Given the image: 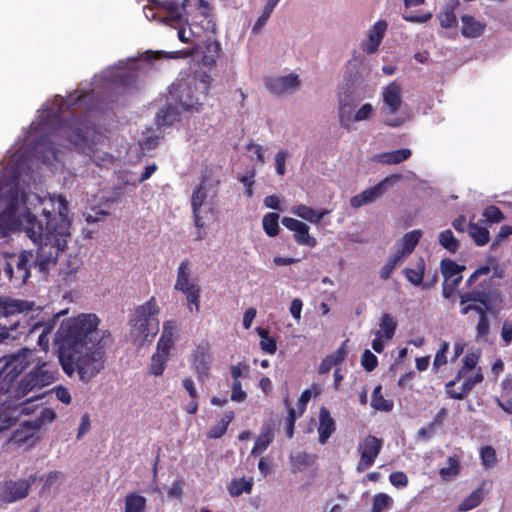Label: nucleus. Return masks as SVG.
Returning <instances> with one entry per match:
<instances>
[{"label":"nucleus","instance_id":"8","mask_svg":"<svg viewBox=\"0 0 512 512\" xmlns=\"http://www.w3.org/2000/svg\"><path fill=\"white\" fill-rule=\"evenodd\" d=\"M159 312L160 307L154 297L134 310L130 319V335L136 344L142 345L149 337L156 335L159 330Z\"/></svg>","mask_w":512,"mask_h":512},{"label":"nucleus","instance_id":"59","mask_svg":"<svg viewBox=\"0 0 512 512\" xmlns=\"http://www.w3.org/2000/svg\"><path fill=\"white\" fill-rule=\"evenodd\" d=\"M246 398V393L242 389L241 382L239 380L233 381L231 400L235 402H243Z\"/></svg>","mask_w":512,"mask_h":512},{"label":"nucleus","instance_id":"27","mask_svg":"<svg viewBox=\"0 0 512 512\" xmlns=\"http://www.w3.org/2000/svg\"><path fill=\"white\" fill-rule=\"evenodd\" d=\"M411 156V150L408 148H402L391 152H384L376 154L372 157L374 162L383 164H399L407 160Z\"/></svg>","mask_w":512,"mask_h":512},{"label":"nucleus","instance_id":"64","mask_svg":"<svg viewBox=\"0 0 512 512\" xmlns=\"http://www.w3.org/2000/svg\"><path fill=\"white\" fill-rule=\"evenodd\" d=\"M249 371V366L244 363H239L237 365H233L231 367V376L234 381L239 380V378Z\"/></svg>","mask_w":512,"mask_h":512},{"label":"nucleus","instance_id":"61","mask_svg":"<svg viewBox=\"0 0 512 512\" xmlns=\"http://www.w3.org/2000/svg\"><path fill=\"white\" fill-rule=\"evenodd\" d=\"M490 323L486 315L479 317L478 324L476 326L477 337H486L489 333Z\"/></svg>","mask_w":512,"mask_h":512},{"label":"nucleus","instance_id":"19","mask_svg":"<svg viewBox=\"0 0 512 512\" xmlns=\"http://www.w3.org/2000/svg\"><path fill=\"white\" fill-rule=\"evenodd\" d=\"M383 108L385 114H395L402 105V86L393 81L382 90Z\"/></svg>","mask_w":512,"mask_h":512},{"label":"nucleus","instance_id":"14","mask_svg":"<svg viewBox=\"0 0 512 512\" xmlns=\"http://www.w3.org/2000/svg\"><path fill=\"white\" fill-rule=\"evenodd\" d=\"M37 477L30 475L26 479L10 480L2 486V502L13 503L25 498Z\"/></svg>","mask_w":512,"mask_h":512},{"label":"nucleus","instance_id":"36","mask_svg":"<svg viewBox=\"0 0 512 512\" xmlns=\"http://www.w3.org/2000/svg\"><path fill=\"white\" fill-rule=\"evenodd\" d=\"M438 242L441 247L451 254H455L460 248L459 241L455 238L450 229L443 230L439 233Z\"/></svg>","mask_w":512,"mask_h":512},{"label":"nucleus","instance_id":"40","mask_svg":"<svg viewBox=\"0 0 512 512\" xmlns=\"http://www.w3.org/2000/svg\"><path fill=\"white\" fill-rule=\"evenodd\" d=\"M440 269L444 281H450L454 276L461 274L465 267L458 265L451 259H443L440 263Z\"/></svg>","mask_w":512,"mask_h":512},{"label":"nucleus","instance_id":"10","mask_svg":"<svg viewBox=\"0 0 512 512\" xmlns=\"http://www.w3.org/2000/svg\"><path fill=\"white\" fill-rule=\"evenodd\" d=\"M361 98L353 92H345L338 96V119L339 124L346 130H351L354 123L369 120L374 107L370 103H365L355 112V107L360 103Z\"/></svg>","mask_w":512,"mask_h":512},{"label":"nucleus","instance_id":"57","mask_svg":"<svg viewBox=\"0 0 512 512\" xmlns=\"http://www.w3.org/2000/svg\"><path fill=\"white\" fill-rule=\"evenodd\" d=\"M287 152L284 150H280L275 155V167H276V173L278 175H284L286 172V159H287Z\"/></svg>","mask_w":512,"mask_h":512},{"label":"nucleus","instance_id":"5","mask_svg":"<svg viewBox=\"0 0 512 512\" xmlns=\"http://www.w3.org/2000/svg\"><path fill=\"white\" fill-rule=\"evenodd\" d=\"M2 362V392L8 394V398L21 399L55 380L54 372L46 369V363L38 361L32 371L16 381L35 362V353L29 348L24 347L15 353L2 356Z\"/></svg>","mask_w":512,"mask_h":512},{"label":"nucleus","instance_id":"6","mask_svg":"<svg viewBox=\"0 0 512 512\" xmlns=\"http://www.w3.org/2000/svg\"><path fill=\"white\" fill-rule=\"evenodd\" d=\"M212 78L206 72L182 75L171 85L167 107L157 113L159 126L170 125L177 120L180 110L198 112L207 95Z\"/></svg>","mask_w":512,"mask_h":512},{"label":"nucleus","instance_id":"41","mask_svg":"<svg viewBox=\"0 0 512 512\" xmlns=\"http://www.w3.org/2000/svg\"><path fill=\"white\" fill-rule=\"evenodd\" d=\"M468 234L478 246H483L489 241V231L477 224L470 223L468 225Z\"/></svg>","mask_w":512,"mask_h":512},{"label":"nucleus","instance_id":"63","mask_svg":"<svg viewBox=\"0 0 512 512\" xmlns=\"http://www.w3.org/2000/svg\"><path fill=\"white\" fill-rule=\"evenodd\" d=\"M55 394H56L57 399L64 404H70L72 401V397H71L69 390L64 386L56 387Z\"/></svg>","mask_w":512,"mask_h":512},{"label":"nucleus","instance_id":"42","mask_svg":"<svg viewBox=\"0 0 512 512\" xmlns=\"http://www.w3.org/2000/svg\"><path fill=\"white\" fill-rule=\"evenodd\" d=\"M425 272V262L422 258L419 259L417 267L415 269L406 268L404 274L407 280L415 286L422 283Z\"/></svg>","mask_w":512,"mask_h":512},{"label":"nucleus","instance_id":"13","mask_svg":"<svg viewBox=\"0 0 512 512\" xmlns=\"http://www.w3.org/2000/svg\"><path fill=\"white\" fill-rule=\"evenodd\" d=\"M12 400L17 399L8 398L7 395L5 403H2V431L11 424V420L17 419L20 415H29L35 410L33 397L16 404H13Z\"/></svg>","mask_w":512,"mask_h":512},{"label":"nucleus","instance_id":"25","mask_svg":"<svg viewBox=\"0 0 512 512\" xmlns=\"http://www.w3.org/2000/svg\"><path fill=\"white\" fill-rule=\"evenodd\" d=\"M461 22V34L465 38H477L484 33L486 24L471 15L461 16Z\"/></svg>","mask_w":512,"mask_h":512},{"label":"nucleus","instance_id":"46","mask_svg":"<svg viewBox=\"0 0 512 512\" xmlns=\"http://www.w3.org/2000/svg\"><path fill=\"white\" fill-rule=\"evenodd\" d=\"M259 336L261 337L260 347L261 349L268 353L274 354L277 350L276 341L274 338L269 337L268 331L263 328L257 329Z\"/></svg>","mask_w":512,"mask_h":512},{"label":"nucleus","instance_id":"38","mask_svg":"<svg viewBox=\"0 0 512 512\" xmlns=\"http://www.w3.org/2000/svg\"><path fill=\"white\" fill-rule=\"evenodd\" d=\"M371 406L385 412L391 411L393 408V402L383 397L380 385L376 386L372 392Z\"/></svg>","mask_w":512,"mask_h":512},{"label":"nucleus","instance_id":"31","mask_svg":"<svg viewBox=\"0 0 512 512\" xmlns=\"http://www.w3.org/2000/svg\"><path fill=\"white\" fill-rule=\"evenodd\" d=\"M422 236L421 230H413L406 233L399 244L398 250L396 254L401 256L403 259L409 255L418 244L420 238Z\"/></svg>","mask_w":512,"mask_h":512},{"label":"nucleus","instance_id":"26","mask_svg":"<svg viewBox=\"0 0 512 512\" xmlns=\"http://www.w3.org/2000/svg\"><path fill=\"white\" fill-rule=\"evenodd\" d=\"M460 6L459 0H448L444 5L442 11L439 13L438 18L440 25L443 28H453L457 26V17L455 11Z\"/></svg>","mask_w":512,"mask_h":512},{"label":"nucleus","instance_id":"29","mask_svg":"<svg viewBox=\"0 0 512 512\" xmlns=\"http://www.w3.org/2000/svg\"><path fill=\"white\" fill-rule=\"evenodd\" d=\"M397 320L389 313H383L380 318L379 329L374 334L383 337L385 340H391L397 329Z\"/></svg>","mask_w":512,"mask_h":512},{"label":"nucleus","instance_id":"21","mask_svg":"<svg viewBox=\"0 0 512 512\" xmlns=\"http://www.w3.org/2000/svg\"><path fill=\"white\" fill-rule=\"evenodd\" d=\"M385 20H378L367 33V38L361 43V49L367 54H373L378 50L387 30Z\"/></svg>","mask_w":512,"mask_h":512},{"label":"nucleus","instance_id":"43","mask_svg":"<svg viewBox=\"0 0 512 512\" xmlns=\"http://www.w3.org/2000/svg\"><path fill=\"white\" fill-rule=\"evenodd\" d=\"M279 215L277 213L271 212L264 215L262 220L263 229L266 234L270 237H274L279 232L278 225Z\"/></svg>","mask_w":512,"mask_h":512},{"label":"nucleus","instance_id":"53","mask_svg":"<svg viewBox=\"0 0 512 512\" xmlns=\"http://www.w3.org/2000/svg\"><path fill=\"white\" fill-rule=\"evenodd\" d=\"M361 364L367 371L371 372L376 368L378 359L370 350L366 349L361 356Z\"/></svg>","mask_w":512,"mask_h":512},{"label":"nucleus","instance_id":"48","mask_svg":"<svg viewBox=\"0 0 512 512\" xmlns=\"http://www.w3.org/2000/svg\"><path fill=\"white\" fill-rule=\"evenodd\" d=\"M459 472V462L454 457H449L446 463V466L442 467L440 469V476L445 479L449 480L453 477H455Z\"/></svg>","mask_w":512,"mask_h":512},{"label":"nucleus","instance_id":"37","mask_svg":"<svg viewBox=\"0 0 512 512\" xmlns=\"http://www.w3.org/2000/svg\"><path fill=\"white\" fill-rule=\"evenodd\" d=\"M483 500V488L479 487L466 497L458 506V511L467 512L477 507Z\"/></svg>","mask_w":512,"mask_h":512},{"label":"nucleus","instance_id":"16","mask_svg":"<svg viewBox=\"0 0 512 512\" xmlns=\"http://www.w3.org/2000/svg\"><path fill=\"white\" fill-rule=\"evenodd\" d=\"M399 176H392L387 177L378 184H376L373 187H370L364 191H362L360 194L353 196L350 199V205L358 209L364 205L371 204L381 198L386 191L388 190V187L393 179H397Z\"/></svg>","mask_w":512,"mask_h":512},{"label":"nucleus","instance_id":"56","mask_svg":"<svg viewBox=\"0 0 512 512\" xmlns=\"http://www.w3.org/2000/svg\"><path fill=\"white\" fill-rule=\"evenodd\" d=\"M391 484L397 488H404L408 484V478L404 472H393L389 476Z\"/></svg>","mask_w":512,"mask_h":512},{"label":"nucleus","instance_id":"15","mask_svg":"<svg viewBox=\"0 0 512 512\" xmlns=\"http://www.w3.org/2000/svg\"><path fill=\"white\" fill-rule=\"evenodd\" d=\"M40 429V422H23L18 429H16L11 437L8 439L5 447L11 449L13 447H21L27 445L31 447L35 444V434Z\"/></svg>","mask_w":512,"mask_h":512},{"label":"nucleus","instance_id":"24","mask_svg":"<svg viewBox=\"0 0 512 512\" xmlns=\"http://www.w3.org/2000/svg\"><path fill=\"white\" fill-rule=\"evenodd\" d=\"M207 198L204 186L198 187L192 194L191 205L193 211L194 224L198 229L205 226V221L201 215V209Z\"/></svg>","mask_w":512,"mask_h":512},{"label":"nucleus","instance_id":"33","mask_svg":"<svg viewBox=\"0 0 512 512\" xmlns=\"http://www.w3.org/2000/svg\"><path fill=\"white\" fill-rule=\"evenodd\" d=\"M170 352L166 350H159L156 347V352L151 357V362L149 364V372L154 376H160L163 374L165 370V365L169 359Z\"/></svg>","mask_w":512,"mask_h":512},{"label":"nucleus","instance_id":"50","mask_svg":"<svg viewBox=\"0 0 512 512\" xmlns=\"http://www.w3.org/2000/svg\"><path fill=\"white\" fill-rule=\"evenodd\" d=\"M478 362V356L475 353H469L463 358V367L459 370L456 380H460L466 373L475 368Z\"/></svg>","mask_w":512,"mask_h":512},{"label":"nucleus","instance_id":"35","mask_svg":"<svg viewBox=\"0 0 512 512\" xmlns=\"http://www.w3.org/2000/svg\"><path fill=\"white\" fill-rule=\"evenodd\" d=\"M273 440V429L270 426H264L255 441V445L251 451L253 455H259L267 449Z\"/></svg>","mask_w":512,"mask_h":512},{"label":"nucleus","instance_id":"47","mask_svg":"<svg viewBox=\"0 0 512 512\" xmlns=\"http://www.w3.org/2000/svg\"><path fill=\"white\" fill-rule=\"evenodd\" d=\"M402 260L403 258L401 256L396 253L393 254L380 269V278L383 280L389 279L394 269L402 262Z\"/></svg>","mask_w":512,"mask_h":512},{"label":"nucleus","instance_id":"3","mask_svg":"<svg viewBox=\"0 0 512 512\" xmlns=\"http://www.w3.org/2000/svg\"><path fill=\"white\" fill-rule=\"evenodd\" d=\"M95 314H80L64 321L56 333L59 362L64 373L77 374L83 383H90L105 368V344L109 334L98 329Z\"/></svg>","mask_w":512,"mask_h":512},{"label":"nucleus","instance_id":"34","mask_svg":"<svg viewBox=\"0 0 512 512\" xmlns=\"http://www.w3.org/2000/svg\"><path fill=\"white\" fill-rule=\"evenodd\" d=\"M253 480L252 478H237L233 479L229 486V494L233 497L240 496L243 493L250 494L252 491Z\"/></svg>","mask_w":512,"mask_h":512},{"label":"nucleus","instance_id":"17","mask_svg":"<svg viewBox=\"0 0 512 512\" xmlns=\"http://www.w3.org/2000/svg\"><path fill=\"white\" fill-rule=\"evenodd\" d=\"M300 86L299 76L295 73L272 77L266 80V88L277 96L292 94L298 91Z\"/></svg>","mask_w":512,"mask_h":512},{"label":"nucleus","instance_id":"7","mask_svg":"<svg viewBox=\"0 0 512 512\" xmlns=\"http://www.w3.org/2000/svg\"><path fill=\"white\" fill-rule=\"evenodd\" d=\"M187 0H163L162 6L166 10L164 22L166 25L177 31L178 39L191 48L199 49L204 37V28L196 22L188 21L185 5Z\"/></svg>","mask_w":512,"mask_h":512},{"label":"nucleus","instance_id":"32","mask_svg":"<svg viewBox=\"0 0 512 512\" xmlns=\"http://www.w3.org/2000/svg\"><path fill=\"white\" fill-rule=\"evenodd\" d=\"M476 303V304H482L483 306L488 309L489 313H494V308L490 299V296L481 291H471L464 293L460 296V304L464 305L467 303Z\"/></svg>","mask_w":512,"mask_h":512},{"label":"nucleus","instance_id":"2","mask_svg":"<svg viewBox=\"0 0 512 512\" xmlns=\"http://www.w3.org/2000/svg\"><path fill=\"white\" fill-rule=\"evenodd\" d=\"M96 89L64 99L58 95L52 106L38 110L37 120L28 131V141L35 142V154L44 164L52 165L66 149L75 148L88 156L97 166L113 163V156L101 150L103 135L86 125L93 110H99Z\"/></svg>","mask_w":512,"mask_h":512},{"label":"nucleus","instance_id":"51","mask_svg":"<svg viewBox=\"0 0 512 512\" xmlns=\"http://www.w3.org/2000/svg\"><path fill=\"white\" fill-rule=\"evenodd\" d=\"M238 179L243 184V186L245 188L246 196L249 198L252 197V195H253L252 187L255 182V170L252 169V170L247 171L246 174L240 175L238 177Z\"/></svg>","mask_w":512,"mask_h":512},{"label":"nucleus","instance_id":"20","mask_svg":"<svg viewBox=\"0 0 512 512\" xmlns=\"http://www.w3.org/2000/svg\"><path fill=\"white\" fill-rule=\"evenodd\" d=\"M282 224L294 232V239L299 245L315 247L317 241L309 234V227L304 222L291 217L282 218Z\"/></svg>","mask_w":512,"mask_h":512},{"label":"nucleus","instance_id":"18","mask_svg":"<svg viewBox=\"0 0 512 512\" xmlns=\"http://www.w3.org/2000/svg\"><path fill=\"white\" fill-rule=\"evenodd\" d=\"M174 288L181 291L186 296V299L192 302L197 300V289L200 286L191 281V272L187 260L182 261L178 267Z\"/></svg>","mask_w":512,"mask_h":512},{"label":"nucleus","instance_id":"52","mask_svg":"<svg viewBox=\"0 0 512 512\" xmlns=\"http://www.w3.org/2000/svg\"><path fill=\"white\" fill-rule=\"evenodd\" d=\"M247 150L250 153V158L264 164L266 159L264 157L265 148L257 143H249Z\"/></svg>","mask_w":512,"mask_h":512},{"label":"nucleus","instance_id":"54","mask_svg":"<svg viewBox=\"0 0 512 512\" xmlns=\"http://www.w3.org/2000/svg\"><path fill=\"white\" fill-rule=\"evenodd\" d=\"M448 349H449V343L446 341H443L440 345L439 350L437 351V353L435 355V358H434L433 367L435 369H438L441 366H443L444 364H446V362H447L446 353L448 352Z\"/></svg>","mask_w":512,"mask_h":512},{"label":"nucleus","instance_id":"23","mask_svg":"<svg viewBox=\"0 0 512 512\" xmlns=\"http://www.w3.org/2000/svg\"><path fill=\"white\" fill-rule=\"evenodd\" d=\"M178 326L174 320L164 322L161 336L157 342L159 350L171 352L175 344Z\"/></svg>","mask_w":512,"mask_h":512},{"label":"nucleus","instance_id":"22","mask_svg":"<svg viewBox=\"0 0 512 512\" xmlns=\"http://www.w3.org/2000/svg\"><path fill=\"white\" fill-rule=\"evenodd\" d=\"M335 430V420L331 416L330 411L326 407L322 406L319 410V425L317 428L319 443L325 444Z\"/></svg>","mask_w":512,"mask_h":512},{"label":"nucleus","instance_id":"1","mask_svg":"<svg viewBox=\"0 0 512 512\" xmlns=\"http://www.w3.org/2000/svg\"><path fill=\"white\" fill-rule=\"evenodd\" d=\"M28 139L27 135L23 145L12 154L5 173L2 172L11 174L13 184L2 197V236L4 231L23 228L27 237L38 245L35 265L46 273L67 246L71 237L70 220L67 201L61 195L41 198L20 190L19 182L31 169L34 158L42 161L35 154V142L30 143Z\"/></svg>","mask_w":512,"mask_h":512},{"label":"nucleus","instance_id":"58","mask_svg":"<svg viewBox=\"0 0 512 512\" xmlns=\"http://www.w3.org/2000/svg\"><path fill=\"white\" fill-rule=\"evenodd\" d=\"M301 415H298L296 411L293 408H289L288 410V417L286 419V435L288 438H292L294 434V424L298 417Z\"/></svg>","mask_w":512,"mask_h":512},{"label":"nucleus","instance_id":"12","mask_svg":"<svg viewBox=\"0 0 512 512\" xmlns=\"http://www.w3.org/2000/svg\"><path fill=\"white\" fill-rule=\"evenodd\" d=\"M382 446V439L372 435H367L359 441L357 451L360 454V460L356 467L358 472H363L374 464Z\"/></svg>","mask_w":512,"mask_h":512},{"label":"nucleus","instance_id":"11","mask_svg":"<svg viewBox=\"0 0 512 512\" xmlns=\"http://www.w3.org/2000/svg\"><path fill=\"white\" fill-rule=\"evenodd\" d=\"M31 259L32 253L29 251L9 256L5 263V275L17 286L24 284L30 276L28 263Z\"/></svg>","mask_w":512,"mask_h":512},{"label":"nucleus","instance_id":"49","mask_svg":"<svg viewBox=\"0 0 512 512\" xmlns=\"http://www.w3.org/2000/svg\"><path fill=\"white\" fill-rule=\"evenodd\" d=\"M480 458L484 467H493L497 461L495 449L492 446H485L481 448Z\"/></svg>","mask_w":512,"mask_h":512},{"label":"nucleus","instance_id":"62","mask_svg":"<svg viewBox=\"0 0 512 512\" xmlns=\"http://www.w3.org/2000/svg\"><path fill=\"white\" fill-rule=\"evenodd\" d=\"M483 380V374L481 371H478L474 376L468 377L464 383L462 384L464 386V392H470L472 388L482 382Z\"/></svg>","mask_w":512,"mask_h":512},{"label":"nucleus","instance_id":"9","mask_svg":"<svg viewBox=\"0 0 512 512\" xmlns=\"http://www.w3.org/2000/svg\"><path fill=\"white\" fill-rule=\"evenodd\" d=\"M32 304L18 299H2V316H14L9 324L2 323V344L8 339L19 340L27 332L26 317L21 315L31 309Z\"/></svg>","mask_w":512,"mask_h":512},{"label":"nucleus","instance_id":"44","mask_svg":"<svg viewBox=\"0 0 512 512\" xmlns=\"http://www.w3.org/2000/svg\"><path fill=\"white\" fill-rule=\"evenodd\" d=\"M234 413L228 412L225 416L217 422L211 429L209 430V437L213 439L220 438L227 430L229 423L233 420Z\"/></svg>","mask_w":512,"mask_h":512},{"label":"nucleus","instance_id":"39","mask_svg":"<svg viewBox=\"0 0 512 512\" xmlns=\"http://www.w3.org/2000/svg\"><path fill=\"white\" fill-rule=\"evenodd\" d=\"M146 504L145 497L130 493L125 497V511L124 512H143Z\"/></svg>","mask_w":512,"mask_h":512},{"label":"nucleus","instance_id":"30","mask_svg":"<svg viewBox=\"0 0 512 512\" xmlns=\"http://www.w3.org/2000/svg\"><path fill=\"white\" fill-rule=\"evenodd\" d=\"M291 212L302 218L305 219L311 223L317 224L320 222V220L327 215L330 211L329 210H315L311 207H308L306 205L300 204L296 205L291 209Z\"/></svg>","mask_w":512,"mask_h":512},{"label":"nucleus","instance_id":"28","mask_svg":"<svg viewBox=\"0 0 512 512\" xmlns=\"http://www.w3.org/2000/svg\"><path fill=\"white\" fill-rule=\"evenodd\" d=\"M211 357L204 348H198L193 354L192 365L198 375L199 380L207 376L210 369Z\"/></svg>","mask_w":512,"mask_h":512},{"label":"nucleus","instance_id":"55","mask_svg":"<svg viewBox=\"0 0 512 512\" xmlns=\"http://www.w3.org/2000/svg\"><path fill=\"white\" fill-rule=\"evenodd\" d=\"M483 216L490 223H498L503 219L501 210L496 206H488L485 208Z\"/></svg>","mask_w":512,"mask_h":512},{"label":"nucleus","instance_id":"60","mask_svg":"<svg viewBox=\"0 0 512 512\" xmlns=\"http://www.w3.org/2000/svg\"><path fill=\"white\" fill-rule=\"evenodd\" d=\"M346 343L347 340L344 341L342 345L334 353L327 356L329 359H331L334 365L340 364L344 361L347 355Z\"/></svg>","mask_w":512,"mask_h":512},{"label":"nucleus","instance_id":"45","mask_svg":"<svg viewBox=\"0 0 512 512\" xmlns=\"http://www.w3.org/2000/svg\"><path fill=\"white\" fill-rule=\"evenodd\" d=\"M393 499L385 494L379 493L373 497L372 512H384L392 506Z\"/></svg>","mask_w":512,"mask_h":512},{"label":"nucleus","instance_id":"4","mask_svg":"<svg viewBox=\"0 0 512 512\" xmlns=\"http://www.w3.org/2000/svg\"><path fill=\"white\" fill-rule=\"evenodd\" d=\"M220 43L212 35H204L201 47L194 50H179L170 53L162 51H146L137 58H129L119 61L116 65L107 68L100 75L94 77L96 88H108L112 90L125 89L132 85L136 78V71L143 70V64L159 58H186L194 53L201 56L205 66L212 67L216 64L220 55Z\"/></svg>","mask_w":512,"mask_h":512}]
</instances>
